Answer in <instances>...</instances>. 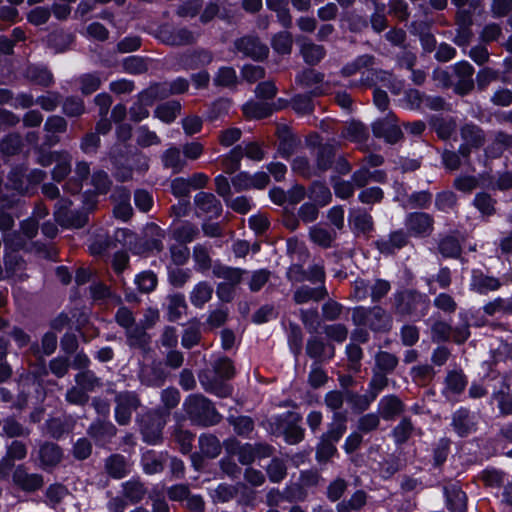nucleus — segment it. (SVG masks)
<instances>
[{"label": "nucleus", "mask_w": 512, "mask_h": 512, "mask_svg": "<svg viewBox=\"0 0 512 512\" xmlns=\"http://www.w3.org/2000/svg\"><path fill=\"white\" fill-rule=\"evenodd\" d=\"M235 374L232 361L227 357H220L213 363V371H204L199 375L203 389L218 397L225 398L231 395L232 388L225 383Z\"/></svg>", "instance_id": "1"}, {"label": "nucleus", "mask_w": 512, "mask_h": 512, "mask_svg": "<svg viewBox=\"0 0 512 512\" xmlns=\"http://www.w3.org/2000/svg\"><path fill=\"white\" fill-rule=\"evenodd\" d=\"M164 231L154 223L146 225L143 231V237L139 239L132 247L133 234L126 229H118L115 232V238L122 241L124 245H129L137 254L163 250Z\"/></svg>", "instance_id": "2"}, {"label": "nucleus", "mask_w": 512, "mask_h": 512, "mask_svg": "<svg viewBox=\"0 0 512 512\" xmlns=\"http://www.w3.org/2000/svg\"><path fill=\"white\" fill-rule=\"evenodd\" d=\"M25 247L22 237L13 233L4 235V264L5 277L22 280L24 277L25 262L17 255V251Z\"/></svg>", "instance_id": "3"}, {"label": "nucleus", "mask_w": 512, "mask_h": 512, "mask_svg": "<svg viewBox=\"0 0 512 512\" xmlns=\"http://www.w3.org/2000/svg\"><path fill=\"white\" fill-rule=\"evenodd\" d=\"M184 407L192 420L204 426L217 424L221 419L213 403L200 394L188 396L184 401Z\"/></svg>", "instance_id": "4"}, {"label": "nucleus", "mask_w": 512, "mask_h": 512, "mask_svg": "<svg viewBox=\"0 0 512 512\" xmlns=\"http://www.w3.org/2000/svg\"><path fill=\"white\" fill-rule=\"evenodd\" d=\"M352 319L356 325L367 326L372 330H384L389 324V317L380 307L372 309L357 307L353 311Z\"/></svg>", "instance_id": "5"}, {"label": "nucleus", "mask_w": 512, "mask_h": 512, "mask_svg": "<svg viewBox=\"0 0 512 512\" xmlns=\"http://www.w3.org/2000/svg\"><path fill=\"white\" fill-rule=\"evenodd\" d=\"M45 177L46 173L40 169H33L26 174V168L24 166H18L11 170L8 180L13 190L22 194L27 192L31 185L42 182Z\"/></svg>", "instance_id": "6"}, {"label": "nucleus", "mask_w": 512, "mask_h": 512, "mask_svg": "<svg viewBox=\"0 0 512 512\" xmlns=\"http://www.w3.org/2000/svg\"><path fill=\"white\" fill-rule=\"evenodd\" d=\"M397 310L401 314H412L421 312L425 314L429 299L426 295L413 290H405L395 296Z\"/></svg>", "instance_id": "7"}, {"label": "nucleus", "mask_w": 512, "mask_h": 512, "mask_svg": "<svg viewBox=\"0 0 512 512\" xmlns=\"http://www.w3.org/2000/svg\"><path fill=\"white\" fill-rule=\"evenodd\" d=\"M115 319L116 322L126 330L129 345L142 346L146 343V333L139 328L138 324L135 323V318L128 308H119L115 315Z\"/></svg>", "instance_id": "8"}, {"label": "nucleus", "mask_w": 512, "mask_h": 512, "mask_svg": "<svg viewBox=\"0 0 512 512\" xmlns=\"http://www.w3.org/2000/svg\"><path fill=\"white\" fill-rule=\"evenodd\" d=\"M226 449L229 453L236 455L243 465L250 464L256 458L268 457L271 454V448L267 445L258 444L253 447L251 444L240 445L234 440L226 442Z\"/></svg>", "instance_id": "9"}, {"label": "nucleus", "mask_w": 512, "mask_h": 512, "mask_svg": "<svg viewBox=\"0 0 512 512\" xmlns=\"http://www.w3.org/2000/svg\"><path fill=\"white\" fill-rule=\"evenodd\" d=\"M115 419L120 425L130 422L132 413L139 407L140 401L134 392H120L116 396Z\"/></svg>", "instance_id": "10"}, {"label": "nucleus", "mask_w": 512, "mask_h": 512, "mask_svg": "<svg viewBox=\"0 0 512 512\" xmlns=\"http://www.w3.org/2000/svg\"><path fill=\"white\" fill-rule=\"evenodd\" d=\"M72 202L69 199L61 198L55 205L56 220L63 226L82 227L86 222V217L82 213L70 209Z\"/></svg>", "instance_id": "11"}, {"label": "nucleus", "mask_w": 512, "mask_h": 512, "mask_svg": "<svg viewBox=\"0 0 512 512\" xmlns=\"http://www.w3.org/2000/svg\"><path fill=\"white\" fill-rule=\"evenodd\" d=\"M405 226L411 236L424 237L432 232L433 219L426 213H411L406 217Z\"/></svg>", "instance_id": "12"}, {"label": "nucleus", "mask_w": 512, "mask_h": 512, "mask_svg": "<svg viewBox=\"0 0 512 512\" xmlns=\"http://www.w3.org/2000/svg\"><path fill=\"white\" fill-rule=\"evenodd\" d=\"M501 281L493 276L484 274L481 270H473L469 283L471 291L480 295H486L500 289Z\"/></svg>", "instance_id": "13"}, {"label": "nucleus", "mask_w": 512, "mask_h": 512, "mask_svg": "<svg viewBox=\"0 0 512 512\" xmlns=\"http://www.w3.org/2000/svg\"><path fill=\"white\" fill-rule=\"evenodd\" d=\"M157 90L158 88L150 86L139 94L138 101L130 108V116L133 121L139 122L149 116L148 107L153 105L155 100L159 99Z\"/></svg>", "instance_id": "14"}, {"label": "nucleus", "mask_w": 512, "mask_h": 512, "mask_svg": "<svg viewBox=\"0 0 512 512\" xmlns=\"http://www.w3.org/2000/svg\"><path fill=\"white\" fill-rule=\"evenodd\" d=\"M461 136L464 140V144H462L459 148V153L462 157H467L470 153V147L478 148L484 143V134L483 131L476 125L466 124L461 129Z\"/></svg>", "instance_id": "15"}, {"label": "nucleus", "mask_w": 512, "mask_h": 512, "mask_svg": "<svg viewBox=\"0 0 512 512\" xmlns=\"http://www.w3.org/2000/svg\"><path fill=\"white\" fill-rule=\"evenodd\" d=\"M235 46L238 51L255 60H262L268 55V47L261 43L255 37H243L236 41Z\"/></svg>", "instance_id": "16"}, {"label": "nucleus", "mask_w": 512, "mask_h": 512, "mask_svg": "<svg viewBox=\"0 0 512 512\" xmlns=\"http://www.w3.org/2000/svg\"><path fill=\"white\" fill-rule=\"evenodd\" d=\"M197 209L210 218L218 217L222 212L220 201L211 193L199 192L194 198Z\"/></svg>", "instance_id": "17"}, {"label": "nucleus", "mask_w": 512, "mask_h": 512, "mask_svg": "<svg viewBox=\"0 0 512 512\" xmlns=\"http://www.w3.org/2000/svg\"><path fill=\"white\" fill-rule=\"evenodd\" d=\"M372 130L376 137H382L391 144L396 143L402 136L400 128L393 123L392 119L375 121Z\"/></svg>", "instance_id": "18"}, {"label": "nucleus", "mask_w": 512, "mask_h": 512, "mask_svg": "<svg viewBox=\"0 0 512 512\" xmlns=\"http://www.w3.org/2000/svg\"><path fill=\"white\" fill-rule=\"evenodd\" d=\"M159 38L169 45H185L194 41L193 33L187 29H174L167 26L160 29Z\"/></svg>", "instance_id": "19"}, {"label": "nucleus", "mask_w": 512, "mask_h": 512, "mask_svg": "<svg viewBox=\"0 0 512 512\" xmlns=\"http://www.w3.org/2000/svg\"><path fill=\"white\" fill-rule=\"evenodd\" d=\"M149 423L141 425V432L144 441L149 444H156L159 442L162 436V428L164 421L158 414H148Z\"/></svg>", "instance_id": "20"}, {"label": "nucleus", "mask_w": 512, "mask_h": 512, "mask_svg": "<svg viewBox=\"0 0 512 512\" xmlns=\"http://www.w3.org/2000/svg\"><path fill=\"white\" fill-rule=\"evenodd\" d=\"M90 175V167L87 162H77L74 175L70 177L64 185V190L72 195L78 194L82 187L83 181Z\"/></svg>", "instance_id": "21"}, {"label": "nucleus", "mask_w": 512, "mask_h": 512, "mask_svg": "<svg viewBox=\"0 0 512 512\" xmlns=\"http://www.w3.org/2000/svg\"><path fill=\"white\" fill-rule=\"evenodd\" d=\"M451 425L460 437H465L475 430L473 416L464 408H460L454 412Z\"/></svg>", "instance_id": "22"}, {"label": "nucleus", "mask_w": 512, "mask_h": 512, "mask_svg": "<svg viewBox=\"0 0 512 512\" xmlns=\"http://www.w3.org/2000/svg\"><path fill=\"white\" fill-rule=\"evenodd\" d=\"M13 482L24 491H35L43 485L39 474H29L22 467H17L13 473Z\"/></svg>", "instance_id": "23"}, {"label": "nucleus", "mask_w": 512, "mask_h": 512, "mask_svg": "<svg viewBox=\"0 0 512 512\" xmlns=\"http://www.w3.org/2000/svg\"><path fill=\"white\" fill-rule=\"evenodd\" d=\"M284 417L288 422L283 430L286 442L289 444L299 443L304 436L303 428L298 425L302 419L301 416L298 413L287 412Z\"/></svg>", "instance_id": "24"}, {"label": "nucleus", "mask_w": 512, "mask_h": 512, "mask_svg": "<svg viewBox=\"0 0 512 512\" xmlns=\"http://www.w3.org/2000/svg\"><path fill=\"white\" fill-rule=\"evenodd\" d=\"M403 403L395 395H387L380 399L378 411L384 420H392L403 411Z\"/></svg>", "instance_id": "25"}, {"label": "nucleus", "mask_w": 512, "mask_h": 512, "mask_svg": "<svg viewBox=\"0 0 512 512\" xmlns=\"http://www.w3.org/2000/svg\"><path fill=\"white\" fill-rule=\"evenodd\" d=\"M445 496L447 508L451 512H466L467 497L466 494L456 485L445 487Z\"/></svg>", "instance_id": "26"}, {"label": "nucleus", "mask_w": 512, "mask_h": 512, "mask_svg": "<svg viewBox=\"0 0 512 512\" xmlns=\"http://www.w3.org/2000/svg\"><path fill=\"white\" fill-rule=\"evenodd\" d=\"M407 243V237L402 231H395L387 238H382L376 242V246L382 254H393L396 250L401 249Z\"/></svg>", "instance_id": "27"}, {"label": "nucleus", "mask_w": 512, "mask_h": 512, "mask_svg": "<svg viewBox=\"0 0 512 512\" xmlns=\"http://www.w3.org/2000/svg\"><path fill=\"white\" fill-rule=\"evenodd\" d=\"M337 237V233L334 230L327 229L321 225H314L309 229V238L310 240L322 247V248H330L333 245Z\"/></svg>", "instance_id": "28"}, {"label": "nucleus", "mask_w": 512, "mask_h": 512, "mask_svg": "<svg viewBox=\"0 0 512 512\" xmlns=\"http://www.w3.org/2000/svg\"><path fill=\"white\" fill-rule=\"evenodd\" d=\"M72 168V156L67 151H59L54 167L51 171L52 179L56 182L63 181L70 173Z\"/></svg>", "instance_id": "29"}, {"label": "nucleus", "mask_w": 512, "mask_h": 512, "mask_svg": "<svg viewBox=\"0 0 512 512\" xmlns=\"http://www.w3.org/2000/svg\"><path fill=\"white\" fill-rule=\"evenodd\" d=\"M88 432L96 443L103 445L116 434V428L111 422L96 421L91 424Z\"/></svg>", "instance_id": "30"}, {"label": "nucleus", "mask_w": 512, "mask_h": 512, "mask_svg": "<svg viewBox=\"0 0 512 512\" xmlns=\"http://www.w3.org/2000/svg\"><path fill=\"white\" fill-rule=\"evenodd\" d=\"M326 295L327 290L324 286L311 288L307 285H303L294 292L293 298L297 304H305L309 301H320L324 299Z\"/></svg>", "instance_id": "31"}, {"label": "nucleus", "mask_w": 512, "mask_h": 512, "mask_svg": "<svg viewBox=\"0 0 512 512\" xmlns=\"http://www.w3.org/2000/svg\"><path fill=\"white\" fill-rule=\"evenodd\" d=\"M161 160L163 166L172 169L174 173L181 172L186 166V161L182 156L181 150L175 146L166 149L161 156Z\"/></svg>", "instance_id": "32"}, {"label": "nucleus", "mask_w": 512, "mask_h": 512, "mask_svg": "<svg viewBox=\"0 0 512 512\" xmlns=\"http://www.w3.org/2000/svg\"><path fill=\"white\" fill-rule=\"evenodd\" d=\"M467 380L461 371H450L445 379L444 394L452 397L460 394L466 387Z\"/></svg>", "instance_id": "33"}, {"label": "nucleus", "mask_w": 512, "mask_h": 512, "mask_svg": "<svg viewBox=\"0 0 512 512\" xmlns=\"http://www.w3.org/2000/svg\"><path fill=\"white\" fill-rule=\"evenodd\" d=\"M493 398L503 414H512V390L505 379L501 380L499 388L493 392Z\"/></svg>", "instance_id": "34"}, {"label": "nucleus", "mask_w": 512, "mask_h": 512, "mask_svg": "<svg viewBox=\"0 0 512 512\" xmlns=\"http://www.w3.org/2000/svg\"><path fill=\"white\" fill-rule=\"evenodd\" d=\"M213 287L205 281L197 283L189 294L190 302L197 308H202L211 298Z\"/></svg>", "instance_id": "35"}, {"label": "nucleus", "mask_w": 512, "mask_h": 512, "mask_svg": "<svg viewBox=\"0 0 512 512\" xmlns=\"http://www.w3.org/2000/svg\"><path fill=\"white\" fill-rule=\"evenodd\" d=\"M165 379V372L160 364L145 366L141 369L140 380L147 386H160Z\"/></svg>", "instance_id": "36"}, {"label": "nucleus", "mask_w": 512, "mask_h": 512, "mask_svg": "<svg viewBox=\"0 0 512 512\" xmlns=\"http://www.w3.org/2000/svg\"><path fill=\"white\" fill-rule=\"evenodd\" d=\"M187 310V304L183 294H172L167 297V312L170 321L180 319Z\"/></svg>", "instance_id": "37"}, {"label": "nucleus", "mask_w": 512, "mask_h": 512, "mask_svg": "<svg viewBox=\"0 0 512 512\" xmlns=\"http://www.w3.org/2000/svg\"><path fill=\"white\" fill-rule=\"evenodd\" d=\"M152 88H158L157 96L164 99L171 94L183 93L188 89V81L184 78H177L171 83H160L153 85Z\"/></svg>", "instance_id": "38"}, {"label": "nucleus", "mask_w": 512, "mask_h": 512, "mask_svg": "<svg viewBox=\"0 0 512 512\" xmlns=\"http://www.w3.org/2000/svg\"><path fill=\"white\" fill-rule=\"evenodd\" d=\"M106 470L114 478H123L129 471V464L124 456L113 455L106 461Z\"/></svg>", "instance_id": "39"}, {"label": "nucleus", "mask_w": 512, "mask_h": 512, "mask_svg": "<svg viewBox=\"0 0 512 512\" xmlns=\"http://www.w3.org/2000/svg\"><path fill=\"white\" fill-rule=\"evenodd\" d=\"M39 457L42 465L55 466L60 462L62 452L57 445L53 443H46L41 446L39 450Z\"/></svg>", "instance_id": "40"}, {"label": "nucleus", "mask_w": 512, "mask_h": 512, "mask_svg": "<svg viewBox=\"0 0 512 512\" xmlns=\"http://www.w3.org/2000/svg\"><path fill=\"white\" fill-rule=\"evenodd\" d=\"M277 135L279 140L278 153L284 158L290 157L296 147V139L286 128H279Z\"/></svg>", "instance_id": "41"}, {"label": "nucleus", "mask_w": 512, "mask_h": 512, "mask_svg": "<svg viewBox=\"0 0 512 512\" xmlns=\"http://www.w3.org/2000/svg\"><path fill=\"white\" fill-rule=\"evenodd\" d=\"M473 205L484 217H490L496 212V200L485 192H480L475 195Z\"/></svg>", "instance_id": "42"}, {"label": "nucleus", "mask_w": 512, "mask_h": 512, "mask_svg": "<svg viewBox=\"0 0 512 512\" xmlns=\"http://www.w3.org/2000/svg\"><path fill=\"white\" fill-rule=\"evenodd\" d=\"M349 223L355 230L363 233L370 231L373 226L371 215L362 210L351 211Z\"/></svg>", "instance_id": "43"}, {"label": "nucleus", "mask_w": 512, "mask_h": 512, "mask_svg": "<svg viewBox=\"0 0 512 512\" xmlns=\"http://www.w3.org/2000/svg\"><path fill=\"white\" fill-rule=\"evenodd\" d=\"M243 113L248 118L262 119L272 113V108L264 102L250 101L243 105Z\"/></svg>", "instance_id": "44"}, {"label": "nucleus", "mask_w": 512, "mask_h": 512, "mask_svg": "<svg viewBox=\"0 0 512 512\" xmlns=\"http://www.w3.org/2000/svg\"><path fill=\"white\" fill-rule=\"evenodd\" d=\"M181 105L177 101H171L159 105L155 110V116L165 123H171L180 113Z\"/></svg>", "instance_id": "45"}, {"label": "nucleus", "mask_w": 512, "mask_h": 512, "mask_svg": "<svg viewBox=\"0 0 512 512\" xmlns=\"http://www.w3.org/2000/svg\"><path fill=\"white\" fill-rule=\"evenodd\" d=\"M345 398L352 408L358 412L367 410L371 403L376 399L375 394H372L370 391L363 395L348 391Z\"/></svg>", "instance_id": "46"}, {"label": "nucleus", "mask_w": 512, "mask_h": 512, "mask_svg": "<svg viewBox=\"0 0 512 512\" xmlns=\"http://www.w3.org/2000/svg\"><path fill=\"white\" fill-rule=\"evenodd\" d=\"M243 270L224 265H215L213 275L217 278L226 280L230 285H236L241 281Z\"/></svg>", "instance_id": "47"}, {"label": "nucleus", "mask_w": 512, "mask_h": 512, "mask_svg": "<svg viewBox=\"0 0 512 512\" xmlns=\"http://www.w3.org/2000/svg\"><path fill=\"white\" fill-rule=\"evenodd\" d=\"M308 196L315 204L319 206L327 205L332 199V194L329 188L319 182L312 184L309 189Z\"/></svg>", "instance_id": "48"}, {"label": "nucleus", "mask_w": 512, "mask_h": 512, "mask_svg": "<svg viewBox=\"0 0 512 512\" xmlns=\"http://www.w3.org/2000/svg\"><path fill=\"white\" fill-rule=\"evenodd\" d=\"M199 445L201 453L208 458H215L221 452L220 441L213 435H201Z\"/></svg>", "instance_id": "49"}, {"label": "nucleus", "mask_w": 512, "mask_h": 512, "mask_svg": "<svg viewBox=\"0 0 512 512\" xmlns=\"http://www.w3.org/2000/svg\"><path fill=\"white\" fill-rule=\"evenodd\" d=\"M14 199H9L0 191V231L3 236L9 234L8 232L14 225V219L8 213H5L3 209L9 208L13 205Z\"/></svg>", "instance_id": "50"}, {"label": "nucleus", "mask_w": 512, "mask_h": 512, "mask_svg": "<svg viewBox=\"0 0 512 512\" xmlns=\"http://www.w3.org/2000/svg\"><path fill=\"white\" fill-rule=\"evenodd\" d=\"M479 478L483 481L485 486L491 488H500L506 481V475L501 470L496 468H487L483 470Z\"/></svg>", "instance_id": "51"}, {"label": "nucleus", "mask_w": 512, "mask_h": 512, "mask_svg": "<svg viewBox=\"0 0 512 512\" xmlns=\"http://www.w3.org/2000/svg\"><path fill=\"white\" fill-rule=\"evenodd\" d=\"M398 359L395 355L386 351H379L375 356L374 370L391 373L397 366Z\"/></svg>", "instance_id": "52"}, {"label": "nucleus", "mask_w": 512, "mask_h": 512, "mask_svg": "<svg viewBox=\"0 0 512 512\" xmlns=\"http://www.w3.org/2000/svg\"><path fill=\"white\" fill-rule=\"evenodd\" d=\"M459 29L455 37V43L459 46H466L471 39L472 32L469 28L471 24L470 18L461 12L458 16Z\"/></svg>", "instance_id": "53"}, {"label": "nucleus", "mask_w": 512, "mask_h": 512, "mask_svg": "<svg viewBox=\"0 0 512 512\" xmlns=\"http://www.w3.org/2000/svg\"><path fill=\"white\" fill-rule=\"evenodd\" d=\"M346 417L342 413L336 412L334 414V423L323 437L333 442H338L346 431Z\"/></svg>", "instance_id": "54"}, {"label": "nucleus", "mask_w": 512, "mask_h": 512, "mask_svg": "<svg viewBox=\"0 0 512 512\" xmlns=\"http://www.w3.org/2000/svg\"><path fill=\"white\" fill-rule=\"evenodd\" d=\"M146 490L143 485L136 481L130 480L123 484V494L131 503H137L143 499Z\"/></svg>", "instance_id": "55"}, {"label": "nucleus", "mask_w": 512, "mask_h": 512, "mask_svg": "<svg viewBox=\"0 0 512 512\" xmlns=\"http://www.w3.org/2000/svg\"><path fill=\"white\" fill-rule=\"evenodd\" d=\"M243 155L242 145H237L223 159V167L226 173H234L240 167Z\"/></svg>", "instance_id": "56"}, {"label": "nucleus", "mask_w": 512, "mask_h": 512, "mask_svg": "<svg viewBox=\"0 0 512 512\" xmlns=\"http://www.w3.org/2000/svg\"><path fill=\"white\" fill-rule=\"evenodd\" d=\"M142 465L145 473L156 474L163 469V456L148 451L142 456Z\"/></svg>", "instance_id": "57"}, {"label": "nucleus", "mask_w": 512, "mask_h": 512, "mask_svg": "<svg viewBox=\"0 0 512 512\" xmlns=\"http://www.w3.org/2000/svg\"><path fill=\"white\" fill-rule=\"evenodd\" d=\"M76 385L85 390L87 394L101 386L100 380L92 371H83L75 376Z\"/></svg>", "instance_id": "58"}, {"label": "nucleus", "mask_w": 512, "mask_h": 512, "mask_svg": "<svg viewBox=\"0 0 512 512\" xmlns=\"http://www.w3.org/2000/svg\"><path fill=\"white\" fill-rule=\"evenodd\" d=\"M303 58L310 65L317 64L325 55L324 48L314 43H305L301 48Z\"/></svg>", "instance_id": "59"}, {"label": "nucleus", "mask_w": 512, "mask_h": 512, "mask_svg": "<svg viewBox=\"0 0 512 512\" xmlns=\"http://www.w3.org/2000/svg\"><path fill=\"white\" fill-rule=\"evenodd\" d=\"M197 234V227L190 223H184L173 230V238L182 244L193 241Z\"/></svg>", "instance_id": "60"}, {"label": "nucleus", "mask_w": 512, "mask_h": 512, "mask_svg": "<svg viewBox=\"0 0 512 512\" xmlns=\"http://www.w3.org/2000/svg\"><path fill=\"white\" fill-rule=\"evenodd\" d=\"M194 268L197 271L205 272L211 266V259L207 249L201 245H196L193 249Z\"/></svg>", "instance_id": "61"}, {"label": "nucleus", "mask_w": 512, "mask_h": 512, "mask_svg": "<svg viewBox=\"0 0 512 512\" xmlns=\"http://www.w3.org/2000/svg\"><path fill=\"white\" fill-rule=\"evenodd\" d=\"M439 251L444 257L456 258L461 253V246L455 237L448 236L441 240Z\"/></svg>", "instance_id": "62"}, {"label": "nucleus", "mask_w": 512, "mask_h": 512, "mask_svg": "<svg viewBox=\"0 0 512 512\" xmlns=\"http://www.w3.org/2000/svg\"><path fill=\"white\" fill-rule=\"evenodd\" d=\"M214 83L217 86L233 87L237 83L236 71L232 67H222L218 70Z\"/></svg>", "instance_id": "63"}, {"label": "nucleus", "mask_w": 512, "mask_h": 512, "mask_svg": "<svg viewBox=\"0 0 512 512\" xmlns=\"http://www.w3.org/2000/svg\"><path fill=\"white\" fill-rule=\"evenodd\" d=\"M80 90L84 95H89L95 92L101 85L99 75L95 73H88L80 76L79 78Z\"/></svg>", "instance_id": "64"}]
</instances>
